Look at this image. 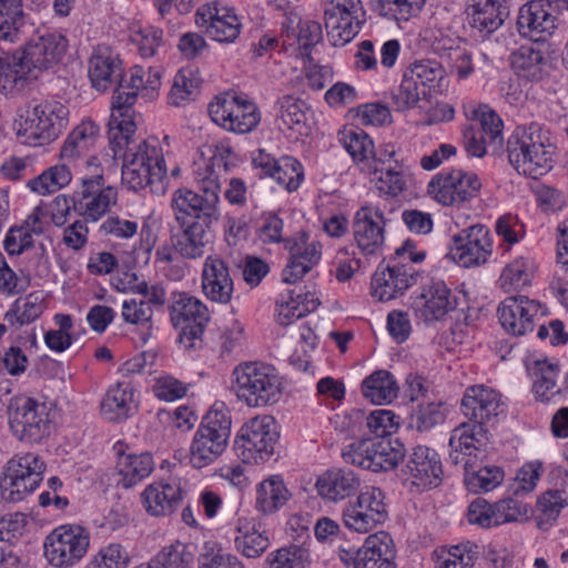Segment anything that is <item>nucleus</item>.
<instances>
[{
	"instance_id": "nucleus-1",
	"label": "nucleus",
	"mask_w": 568,
	"mask_h": 568,
	"mask_svg": "<svg viewBox=\"0 0 568 568\" xmlns=\"http://www.w3.org/2000/svg\"><path fill=\"white\" fill-rule=\"evenodd\" d=\"M220 191L219 176L209 173L199 182L197 191L180 187L173 192L175 225L170 226V241L181 257L197 260L211 248L221 219Z\"/></svg>"
},
{
	"instance_id": "nucleus-2",
	"label": "nucleus",
	"mask_w": 568,
	"mask_h": 568,
	"mask_svg": "<svg viewBox=\"0 0 568 568\" xmlns=\"http://www.w3.org/2000/svg\"><path fill=\"white\" fill-rule=\"evenodd\" d=\"M126 126L109 128L108 156L122 159L121 182L131 191L149 189L162 195L166 191V165L162 149L155 140H132L136 124L128 120Z\"/></svg>"
},
{
	"instance_id": "nucleus-3",
	"label": "nucleus",
	"mask_w": 568,
	"mask_h": 568,
	"mask_svg": "<svg viewBox=\"0 0 568 568\" xmlns=\"http://www.w3.org/2000/svg\"><path fill=\"white\" fill-rule=\"evenodd\" d=\"M69 41L60 32L34 34L13 53L0 51V89L6 95L22 91L43 71L60 63L67 53Z\"/></svg>"
},
{
	"instance_id": "nucleus-4",
	"label": "nucleus",
	"mask_w": 568,
	"mask_h": 568,
	"mask_svg": "<svg viewBox=\"0 0 568 568\" xmlns=\"http://www.w3.org/2000/svg\"><path fill=\"white\" fill-rule=\"evenodd\" d=\"M556 150L550 128L537 121L517 125L506 143L509 164L518 174L531 179H538L554 168Z\"/></svg>"
},
{
	"instance_id": "nucleus-5",
	"label": "nucleus",
	"mask_w": 568,
	"mask_h": 568,
	"mask_svg": "<svg viewBox=\"0 0 568 568\" xmlns=\"http://www.w3.org/2000/svg\"><path fill=\"white\" fill-rule=\"evenodd\" d=\"M460 406L468 423H463L453 430L452 444L455 447H460L462 439L488 442L489 427L498 423L507 408L501 394L485 385L467 387Z\"/></svg>"
},
{
	"instance_id": "nucleus-6",
	"label": "nucleus",
	"mask_w": 568,
	"mask_h": 568,
	"mask_svg": "<svg viewBox=\"0 0 568 568\" xmlns=\"http://www.w3.org/2000/svg\"><path fill=\"white\" fill-rule=\"evenodd\" d=\"M426 251H417L415 241L407 239L395 250L389 262L382 261L372 276L371 288L373 297L381 302L390 301L415 283L417 274L410 263H420L426 257Z\"/></svg>"
},
{
	"instance_id": "nucleus-7",
	"label": "nucleus",
	"mask_w": 568,
	"mask_h": 568,
	"mask_svg": "<svg viewBox=\"0 0 568 568\" xmlns=\"http://www.w3.org/2000/svg\"><path fill=\"white\" fill-rule=\"evenodd\" d=\"M231 414L223 403H215L203 416L191 448L190 463L201 469L215 462L226 449L231 435Z\"/></svg>"
},
{
	"instance_id": "nucleus-8",
	"label": "nucleus",
	"mask_w": 568,
	"mask_h": 568,
	"mask_svg": "<svg viewBox=\"0 0 568 568\" xmlns=\"http://www.w3.org/2000/svg\"><path fill=\"white\" fill-rule=\"evenodd\" d=\"M235 392L250 407H264L277 403L282 396V382L276 369L267 364L250 362L235 367Z\"/></svg>"
},
{
	"instance_id": "nucleus-9",
	"label": "nucleus",
	"mask_w": 568,
	"mask_h": 568,
	"mask_svg": "<svg viewBox=\"0 0 568 568\" xmlns=\"http://www.w3.org/2000/svg\"><path fill=\"white\" fill-rule=\"evenodd\" d=\"M280 438L278 426L270 415L256 416L242 425L234 439V450L245 464L270 459Z\"/></svg>"
},
{
	"instance_id": "nucleus-10",
	"label": "nucleus",
	"mask_w": 568,
	"mask_h": 568,
	"mask_svg": "<svg viewBox=\"0 0 568 568\" xmlns=\"http://www.w3.org/2000/svg\"><path fill=\"white\" fill-rule=\"evenodd\" d=\"M8 419L12 434L23 442L38 443L49 434L50 418L45 403L32 397L10 399Z\"/></svg>"
},
{
	"instance_id": "nucleus-11",
	"label": "nucleus",
	"mask_w": 568,
	"mask_h": 568,
	"mask_svg": "<svg viewBox=\"0 0 568 568\" xmlns=\"http://www.w3.org/2000/svg\"><path fill=\"white\" fill-rule=\"evenodd\" d=\"M404 456L403 445L390 438H364L349 444L343 452L346 463L375 473L393 469Z\"/></svg>"
},
{
	"instance_id": "nucleus-12",
	"label": "nucleus",
	"mask_w": 568,
	"mask_h": 568,
	"mask_svg": "<svg viewBox=\"0 0 568 568\" xmlns=\"http://www.w3.org/2000/svg\"><path fill=\"white\" fill-rule=\"evenodd\" d=\"M171 321L180 327L179 342L186 349L202 344V335L210 321L209 310L199 298L185 292L173 293Z\"/></svg>"
},
{
	"instance_id": "nucleus-13",
	"label": "nucleus",
	"mask_w": 568,
	"mask_h": 568,
	"mask_svg": "<svg viewBox=\"0 0 568 568\" xmlns=\"http://www.w3.org/2000/svg\"><path fill=\"white\" fill-rule=\"evenodd\" d=\"M207 110L213 122L234 133H248L261 121L256 104L235 92H225L215 97Z\"/></svg>"
},
{
	"instance_id": "nucleus-14",
	"label": "nucleus",
	"mask_w": 568,
	"mask_h": 568,
	"mask_svg": "<svg viewBox=\"0 0 568 568\" xmlns=\"http://www.w3.org/2000/svg\"><path fill=\"white\" fill-rule=\"evenodd\" d=\"M89 531L79 525H61L44 539V557L57 568H67L78 564L88 552Z\"/></svg>"
},
{
	"instance_id": "nucleus-15",
	"label": "nucleus",
	"mask_w": 568,
	"mask_h": 568,
	"mask_svg": "<svg viewBox=\"0 0 568 568\" xmlns=\"http://www.w3.org/2000/svg\"><path fill=\"white\" fill-rule=\"evenodd\" d=\"M480 189L476 173L456 169L434 175L428 182L427 194L442 205L459 206L477 197Z\"/></svg>"
},
{
	"instance_id": "nucleus-16",
	"label": "nucleus",
	"mask_w": 568,
	"mask_h": 568,
	"mask_svg": "<svg viewBox=\"0 0 568 568\" xmlns=\"http://www.w3.org/2000/svg\"><path fill=\"white\" fill-rule=\"evenodd\" d=\"M493 254V236L484 224H474L452 237L447 256L464 267L485 264Z\"/></svg>"
},
{
	"instance_id": "nucleus-17",
	"label": "nucleus",
	"mask_w": 568,
	"mask_h": 568,
	"mask_svg": "<svg viewBox=\"0 0 568 568\" xmlns=\"http://www.w3.org/2000/svg\"><path fill=\"white\" fill-rule=\"evenodd\" d=\"M325 9V28L334 47H343L359 32L365 22V11L361 0H329Z\"/></svg>"
},
{
	"instance_id": "nucleus-18",
	"label": "nucleus",
	"mask_w": 568,
	"mask_h": 568,
	"mask_svg": "<svg viewBox=\"0 0 568 568\" xmlns=\"http://www.w3.org/2000/svg\"><path fill=\"white\" fill-rule=\"evenodd\" d=\"M534 509L523 499H473L468 506V521L481 528H490L510 521H525L531 518Z\"/></svg>"
},
{
	"instance_id": "nucleus-19",
	"label": "nucleus",
	"mask_w": 568,
	"mask_h": 568,
	"mask_svg": "<svg viewBox=\"0 0 568 568\" xmlns=\"http://www.w3.org/2000/svg\"><path fill=\"white\" fill-rule=\"evenodd\" d=\"M118 193L106 186L102 174L82 178L80 186L71 196L73 211L85 221L95 222L103 216L112 204L116 203Z\"/></svg>"
},
{
	"instance_id": "nucleus-20",
	"label": "nucleus",
	"mask_w": 568,
	"mask_h": 568,
	"mask_svg": "<svg viewBox=\"0 0 568 568\" xmlns=\"http://www.w3.org/2000/svg\"><path fill=\"white\" fill-rule=\"evenodd\" d=\"M194 22L212 40L221 43L234 42L242 29L234 9L221 6L219 0L200 6L195 11Z\"/></svg>"
},
{
	"instance_id": "nucleus-21",
	"label": "nucleus",
	"mask_w": 568,
	"mask_h": 568,
	"mask_svg": "<svg viewBox=\"0 0 568 568\" xmlns=\"http://www.w3.org/2000/svg\"><path fill=\"white\" fill-rule=\"evenodd\" d=\"M559 12L555 0H531L519 9L518 31L535 42L545 41L557 29Z\"/></svg>"
},
{
	"instance_id": "nucleus-22",
	"label": "nucleus",
	"mask_w": 568,
	"mask_h": 568,
	"mask_svg": "<svg viewBox=\"0 0 568 568\" xmlns=\"http://www.w3.org/2000/svg\"><path fill=\"white\" fill-rule=\"evenodd\" d=\"M503 328L514 336L531 332L539 315H544L542 305L527 296H509L497 310Z\"/></svg>"
},
{
	"instance_id": "nucleus-23",
	"label": "nucleus",
	"mask_w": 568,
	"mask_h": 568,
	"mask_svg": "<svg viewBox=\"0 0 568 568\" xmlns=\"http://www.w3.org/2000/svg\"><path fill=\"white\" fill-rule=\"evenodd\" d=\"M386 219L378 207L362 206L354 216L353 235L357 247L366 255H378L385 241Z\"/></svg>"
},
{
	"instance_id": "nucleus-24",
	"label": "nucleus",
	"mask_w": 568,
	"mask_h": 568,
	"mask_svg": "<svg viewBox=\"0 0 568 568\" xmlns=\"http://www.w3.org/2000/svg\"><path fill=\"white\" fill-rule=\"evenodd\" d=\"M407 467L412 475L410 493L423 494L442 483V462L436 450L417 445L413 448Z\"/></svg>"
},
{
	"instance_id": "nucleus-25",
	"label": "nucleus",
	"mask_w": 568,
	"mask_h": 568,
	"mask_svg": "<svg viewBox=\"0 0 568 568\" xmlns=\"http://www.w3.org/2000/svg\"><path fill=\"white\" fill-rule=\"evenodd\" d=\"M42 469L43 463L34 454H26L18 462H9L8 470L0 479L2 494H32L42 481Z\"/></svg>"
},
{
	"instance_id": "nucleus-26",
	"label": "nucleus",
	"mask_w": 568,
	"mask_h": 568,
	"mask_svg": "<svg viewBox=\"0 0 568 568\" xmlns=\"http://www.w3.org/2000/svg\"><path fill=\"white\" fill-rule=\"evenodd\" d=\"M67 113V109L58 102L37 104L26 119V131L40 144L49 143L61 133Z\"/></svg>"
},
{
	"instance_id": "nucleus-27",
	"label": "nucleus",
	"mask_w": 568,
	"mask_h": 568,
	"mask_svg": "<svg viewBox=\"0 0 568 568\" xmlns=\"http://www.w3.org/2000/svg\"><path fill=\"white\" fill-rule=\"evenodd\" d=\"M458 297L440 280H432L414 301L416 315L425 323L440 321L457 307Z\"/></svg>"
},
{
	"instance_id": "nucleus-28",
	"label": "nucleus",
	"mask_w": 568,
	"mask_h": 568,
	"mask_svg": "<svg viewBox=\"0 0 568 568\" xmlns=\"http://www.w3.org/2000/svg\"><path fill=\"white\" fill-rule=\"evenodd\" d=\"M143 77L144 71L138 65L132 69L129 81L124 79V74L122 75V80L119 81L112 97L109 128H124L126 126L125 123H128V120L131 123H135L133 105L136 101L139 90L146 88Z\"/></svg>"
},
{
	"instance_id": "nucleus-29",
	"label": "nucleus",
	"mask_w": 568,
	"mask_h": 568,
	"mask_svg": "<svg viewBox=\"0 0 568 568\" xmlns=\"http://www.w3.org/2000/svg\"><path fill=\"white\" fill-rule=\"evenodd\" d=\"M466 14L470 28L486 38L509 17V0H468Z\"/></svg>"
},
{
	"instance_id": "nucleus-30",
	"label": "nucleus",
	"mask_w": 568,
	"mask_h": 568,
	"mask_svg": "<svg viewBox=\"0 0 568 568\" xmlns=\"http://www.w3.org/2000/svg\"><path fill=\"white\" fill-rule=\"evenodd\" d=\"M202 291L207 300L227 304L234 291L227 264L220 257L207 256L202 268Z\"/></svg>"
},
{
	"instance_id": "nucleus-31",
	"label": "nucleus",
	"mask_w": 568,
	"mask_h": 568,
	"mask_svg": "<svg viewBox=\"0 0 568 568\" xmlns=\"http://www.w3.org/2000/svg\"><path fill=\"white\" fill-rule=\"evenodd\" d=\"M384 499H354L343 511L345 526L357 532H367L387 519Z\"/></svg>"
},
{
	"instance_id": "nucleus-32",
	"label": "nucleus",
	"mask_w": 568,
	"mask_h": 568,
	"mask_svg": "<svg viewBox=\"0 0 568 568\" xmlns=\"http://www.w3.org/2000/svg\"><path fill=\"white\" fill-rule=\"evenodd\" d=\"M123 67L119 54L106 45H99L89 60V78L98 91H105L122 80Z\"/></svg>"
},
{
	"instance_id": "nucleus-33",
	"label": "nucleus",
	"mask_w": 568,
	"mask_h": 568,
	"mask_svg": "<svg viewBox=\"0 0 568 568\" xmlns=\"http://www.w3.org/2000/svg\"><path fill=\"white\" fill-rule=\"evenodd\" d=\"M356 568H396V547L386 531L369 535L358 548Z\"/></svg>"
},
{
	"instance_id": "nucleus-34",
	"label": "nucleus",
	"mask_w": 568,
	"mask_h": 568,
	"mask_svg": "<svg viewBox=\"0 0 568 568\" xmlns=\"http://www.w3.org/2000/svg\"><path fill=\"white\" fill-rule=\"evenodd\" d=\"M126 448L128 446L122 442H118L113 446L118 455L116 467L121 476L118 485L123 488H131L152 473L154 460L149 452L128 453Z\"/></svg>"
},
{
	"instance_id": "nucleus-35",
	"label": "nucleus",
	"mask_w": 568,
	"mask_h": 568,
	"mask_svg": "<svg viewBox=\"0 0 568 568\" xmlns=\"http://www.w3.org/2000/svg\"><path fill=\"white\" fill-rule=\"evenodd\" d=\"M339 142L352 156L355 164L365 174H376L379 161L371 136L359 128L344 129L339 132Z\"/></svg>"
},
{
	"instance_id": "nucleus-36",
	"label": "nucleus",
	"mask_w": 568,
	"mask_h": 568,
	"mask_svg": "<svg viewBox=\"0 0 568 568\" xmlns=\"http://www.w3.org/2000/svg\"><path fill=\"white\" fill-rule=\"evenodd\" d=\"M234 546L244 557L258 558L270 547L268 534L260 529L255 519L240 516L235 526Z\"/></svg>"
},
{
	"instance_id": "nucleus-37",
	"label": "nucleus",
	"mask_w": 568,
	"mask_h": 568,
	"mask_svg": "<svg viewBox=\"0 0 568 568\" xmlns=\"http://www.w3.org/2000/svg\"><path fill=\"white\" fill-rule=\"evenodd\" d=\"M320 305V300L314 293L307 291L300 292L288 290L286 293L280 294L276 300L277 323L282 326L292 324L311 312H314Z\"/></svg>"
},
{
	"instance_id": "nucleus-38",
	"label": "nucleus",
	"mask_w": 568,
	"mask_h": 568,
	"mask_svg": "<svg viewBox=\"0 0 568 568\" xmlns=\"http://www.w3.org/2000/svg\"><path fill=\"white\" fill-rule=\"evenodd\" d=\"M100 407L102 415L110 422L129 418L136 409L133 386L130 383L121 382L110 387Z\"/></svg>"
},
{
	"instance_id": "nucleus-39",
	"label": "nucleus",
	"mask_w": 568,
	"mask_h": 568,
	"mask_svg": "<svg viewBox=\"0 0 568 568\" xmlns=\"http://www.w3.org/2000/svg\"><path fill=\"white\" fill-rule=\"evenodd\" d=\"M320 497H352L357 493L359 479L351 470L329 469L314 484Z\"/></svg>"
},
{
	"instance_id": "nucleus-40",
	"label": "nucleus",
	"mask_w": 568,
	"mask_h": 568,
	"mask_svg": "<svg viewBox=\"0 0 568 568\" xmlns=\"http://www.w3.org/2000/svg\"><path fill=\"white\" fill-rule=\"evenodd\" d=\"M433 557L435 568H473L479 557V547L475 542L464 541L436 549Z\"/></svg>"
},
{
	"instance_id": "nucleus-41",
	"label": "nucleus",
	"mask_w": 568,
	"mask_h": 568,
	"mask_svg": "<svg viewBox=\"0 0 568 568\" xmlns=\"http://www.w3.org/2000/svg\"><path fill=\"white\" fill-rule=\"evenodd\" d=\"M45 310L41 293L32 292L24 297L17 298L4 314V321L17 329L39 318Z\"/></svg>"
},
{
	"instance_id": "nucleus-42",
	"label": "nucleus",
	"mask_w": 568,
	"mask_h": 568,
	"mask_svg": "<svg viewBox=\"0 0 568 568\" xmlns=\"http://www.w3.org/2000/svg\"><path fill=\"white\" fill-rule=\"evenodd\" d=\"M100 128L93 121L79 124L65 139L60 156L62 160L73 161L88 152L97 142Z\"/></svg>"
},
{
	"instance_id": "nucleus-43",
	"label": "nucleus",
	"mask_w": 568,
	"mask_h": 568,
	"mask_svg": "<svg viewBox=\"0 0 568 568\" xmlns=\"http://www.w3.org/2000/svg\"><path fill=\"white\" fill-rule=\"evenodd\" d=\"M398 386L393 375L385 369H378L367 376L362 383V393L373 404L389 403L397 397Z\"/></svg>"
},
{
	"instance_id": "nucleus-44",
	"label": "nucleus",
	"mask_w": 568,
	"mask_h": 568,
	"mask_svg": "<svg viewBox=\"0 0 568 568\" xmlns=\"http://www.w3.org/2000/svg\"><path fill=\"white\" fill-rule=\"evenodd\" d=\"M354 417L356 420L365 419L367 428L375 435V438H389L388 436L392 432L398 427V423L396 422L397 416L392 410L387 409L373 410L366 417L361 410H354ZM352 418L353 415L344 416L342 430L354 432L349 425Z\"/></svg>"
},
{
	"instance_id": "nucleus-45",
	"label": "nucleus",
	"mask_w": 568,
	"mask_h": 568,
	"mask_svg": "<svg viewBox=\"0 0 568 568\" xmlns=\"http://www.w3.org/2000/svg\"><path fill=\"white\" fill-rule=\"evenodd\" d=\"M545 64L541 51L531 47L523 45L511 54V68L515 73L528 81L541 80Z\"/></svg>"
},
{
	"instance_id": "nucleus-46",
	"label": "nucleus",
	"mask_w": 568,
	"mask_h": 568,
	"mask_svg": "<svg viewBox=\"0 0 568 568\" xmlns=\"http://www.w3.org/2000/svg\"><path fill=\"white\" fill-rule=\"evenodd\" d=\"M193 552L181 541L163 547L149 562L136 568H191Z\"/></svg>"
},
{
	"instance_id": "nucleus-47",
	"label": "nucleus",
	"mask_w": 568,
	"mask_h": 568,
	"mask_svg": "<svg viewBox=\"0 0 568 568\" xmlns=\"http://www.w3.org/2000/svg\"><path fill=\"white\" fill-rule=\"evenodd\" d=\"M558 373V363H549L547 359L536 362V379L534 382L532 390L538 400L548 403L556 395L561 393L560 388H558L556 384Z\"/></svg>"
},
{
	"instance_id": "nucleus-48",
	"label": "nucleus",
	"mask_w": 568,
	"mask_h": 568,
	"mask_svg": "<svg viewBox=\"0 0 568 568\" xmlns=\"http://www.w3.org/2000/svg\"><path fill=\"white\" fill-rule=\"evenodd\" d=\"M425 0H371V8L378 16L394 21H408L423 8Z\"/></svg>"
},
{
	"instance_id": "nucleus-49",
	"label": "nucleus",
	"mask_w": 568,
	"mask_h": 568,
	"mask_svg": "<svg viewBox=\"0 0 568 568\" xmlns=\"http://www.w3.org/2000/svg\"><path fill=\"white\" fill-rule=\"evenodd\" d=\"M419 87L430 95L432 91H439L445 79V70L436 60H422L410 64L406 70Z\"/></svg>"
},
{
	"instance_id": "nucleus-50",
	"label": "nucleus",
	"mask_w": 568,
	"mask_h": 568,
	"mask_svg": "<svg viewBox=\"0 0 568 568\" xmlns=\"http://www.w3.org/2000/svg\"><path fill=\"white\" fill-rule=\"evenodd\" d=\"M544 474V465L539 460L525 463L514 477L508 480L507 491L509 497L518 495H528L537 487L541 475Z\"/></svg>"
},
{
	"instance_id": "nucleus-51",
	"label": "nucleus",
	"mask_w": 568,
	"mask_h": 568,
	"mask_svg": "<svg viewBox=\"0 0 568 568\" xmlns=\"http://www.w3.org/2000/svg\"><path fill=\"white\" fill-rule=\"evenodd\" d=\"M429 97L416 81L405 71L400 84L392 91L390 99L394 109L398 112L414 109L422 99Z\"/></svg>"
},
{
	"instance_id": "nucleus-52",
	"label": "nucleus",
	"mask_w": 568,
	"mask_h": 568,
	"mask_svg": "<svg viewBox=\"0 0 568 568\" xmlns=\"http://www.w3.org/2000/svg\"><path fill=\"white\" fill-rule=\"evenodd\" d=\"M72 180L71 172L65 164L54 165L39 176L29 181L28 186L36 193L45 195L68 185Z\"/></svg>"
},
{
	"instance_id": "nucleus-53",
	"label": "nucleus",
	"mask_w": 568,
	"mask_h": 568,
	"mask_svg": "<svg viewBox=\"0 0 568 568\" xmlns=\"http://www.w3.org/2000/svg\"><path fill=\"white\" fill-rule=\"evenodd\" d=\"M199 568H245L243 562L230 552L224 551L216 541H205L197 558Z\"/></svg>"
},
{
	"instance_id": "nucleus-54",
	"label": "nucleus",
	"mask_w": 568,
	"mask_h": 568,
	"mask_svg": "<svg viewBox=\"0 0 568 568\" xmlns=\"http://www.w3.org/2000/svg\"><path fill=\"white\" fill-rule=\"evenodd\" d=\"M0 40L14 42L19 29L24 24L21 0H0Z\"/></svg>"
},
{
	"instance_id": "nucleus-55",
	"label": "nucleus",
	"mask_w": 568,
	"mask_h": 568,
	"mask_svg": "<svg viewBox=\"0 0 568 568\" xmlns=\"http://www.w3.org/2000/svg\"><path fill=\"white\" fill-rule=\"evenodd\" d=\"M278 118L291 130L303 134L307 129L306 103L292 95H284L277 101Z\"/></svg>"
},
{
	"instance_id": "nucleus-56",
	"label": "nucleus",
	"mask_w": 568,
	"mask_h": 568,
	"mask_svg": "<svg viewBox=\"0 0 568 568\" xmlns=\"http://www.w3.org/2000/svg\"><path fill=\"white\" fill-rule=\"evenodd\" d=\"M504 470L497 466H486L477 471L465 474L464 483L471 494L489 493L504 479Z\"/></svg>"
},
{
	"instance_id": "nucleus-57",
	"label": "nucleus",
	"mask_w": 568,
	"mask_h": 568,
	"mask_svg": "<svg viewBox=\"0 0 568 568\" xmlns=\"http://www.w3.org/2000/svg\"><path fill=\"white\" fill-rule=\"evenodd\" d=\"M446 410L440 400L422 402L412 414V425L418 432H427L433 427L444 423Z\"/></svg>"
},
{
	"instance_id": "nucleus-58",
	"label": "nucleus",
	"mask_w": 568,
	"mask_h": 568,
	"mask_svg": "<svg viewBox=\"0 0 568 568\" xmlns=\"http://www.w3.org/2000/svg\"><path fill=\"white\" fill-rule=\"evenodd\" d=\"M202 83L199 70L192 67L182 68L174 77L171 89L172 103L180 105L196 92Z\"/></svg>"
},
{
	"instance_id": "nucleus-59",
	"label": "nucleus",
	"mask_w": 568,
	"mask_h": 568,
	"mask_svg": "<svg viewBox=\"0 0 568 568\" xmlns=\"http://www.w3.org/2000/svg\"><path fill=\"white\" fill-rule=\"evenodd\" d=\"M272 179L288 192L295 191L304 180L303 165L293 156H283L277 161Z\"/></svg>"
},
{
	"instance_id": "nucleus-60",
	"label": "nucleus",
	"mask_w": 568,
	"mask_h": 568,
	"mask_svg": "<svg viewBox=\"0 0 568 568\" xmlns=\"http://www.w3.org/2000/svg\"><path fill=\"white\" fill-rule=\"evenodd\" d=\"M285 247L290 251V255L305 262L313 268L321 260L322 244L320 242L308 243V234L302 232L298 239H287Z\"/></svg>"
},
{
	"instance_id": "nucleus-61",
	"label": "nucleus",
	"mask_w": 568,
	"mask_h": 568,
	"mask_svg": "<svg viewBox=\"0 0 568 568\" xmlns=\"http://www.w3.org/2000/svg\"><path fill=\"white\" fill-rule=\"evenodd\" d=\"M129 555L120 544H109L100 549L85 568H128Z\"/></svg>"
},
{
	"instance_id": "nucleus-62",
	"label": "nucleus",
	"mask_w": 568,
	"mask_h": 568,
	"mask_svg": "<svg viewBox=\"0 0 568 568\" xmlns=\"http://www.w3.org/2000/svg\"><path fill=\"white\" fill-rule=\"evenodd\" d=\"M71 513L69 499H39L38 505L27 516L28 519L43 525L60 518L63 514Z\"/></svg>"
},
{
	"instance_id": "nucleus-63",
	"label": "nucleus",
	"mask_w": 568,
	"mask_h": 568,
	"mask_svg": "<svg viewBox=\"0 0 568 568\" xmlns=\"http://www.w3.org/2000/svg\"><path fill=\"white\" fill-rule=\"evenodd\" d=\"M28 516L24 513H14L0 517V547L13 546L23 536Z\"/></svg>"
},
{
	"instance_id": "nucleus-64",
	"label": "nucleus",
	"mask_w": 568,
	"mask_h": 568,
	"mask_svg": "<svg viewBox=\"0 0 568 568\" xmlns=\"http://www.w3.org/2000/svg\"><path fill=\"white\" fill-rule=\"evenodd\" d=\"M308 557V550L301 546L283 547L272 554L270 568H305Z\"/></svg>"
}]
</instances>
